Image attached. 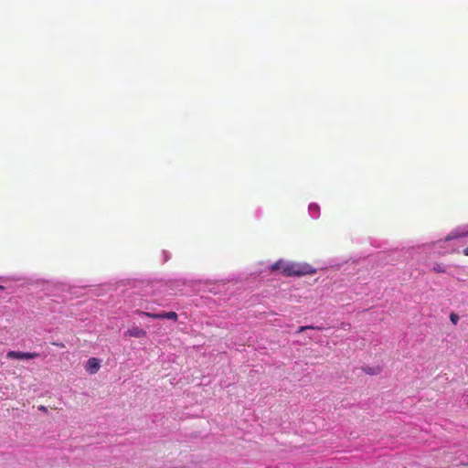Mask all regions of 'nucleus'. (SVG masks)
<instances>
[{
	"instance_id": "obj_1",
	"label": "nucleus",
	"mask_w": 468,
	"mask_h": 468,
	"mask_svg": "<svg viewBox=\"0 0 468 468\" xmlns=\"http://www.w3.org/2000/svg\"><path fill=\"white\" fill-rule=\"evenodd\" d=\"M270 269L271 271H280L286 277L303 276L315 273V270L309 264H301L279 260L274 262Z\"/></svg>"
},
{
	"instance_id": "obj_2",
	"label": "nucleus",
	"mask_w": 468,
	"mask_h": 468,
	"mask_svg": "<svg viewBox=\"0 0 468 468\" xmlns=\"http://www.w3.org/2000/svg\"><path fill=\"white\" fill-rule=\"evenodd\" d=\"M137 313L139 314H143L144 316L154 318V319L166 318V319L173 320L176 322V321H177V318H178V315L176 312H163L160 314H153V313H148V312L137 311Z\"/></svg>"
},
{
	"instance_id": "obj_3",
	"label": "nucleus",
	"mask_w": 468,
	"mask_h": 468,
	"mask_svg": "<svg viewBox=\"0 0 468 468\" xmlns=\"http://www.w3.org/2000/svg\"><path fill=\"white\" fill-rule=\"evenodd\" d=\"M6 356L11 359H33L39 356L38 353L9 351Z\"/></svg>"
},
{
	"instance_id": "obj_4",
	"label": "nucleus",
	"mask_w": 468,
	"mask_h": 468,
	"mask_svg": "<svg viewBox=\"0 0 468 468\" xmlns=\"http://www.w3.org/2000/svg\"><path fill=\"white\" fill-rule=\"evenodd\" d=\"M86 370L90 373V374H95L99 371L100 369V361L98 358L96 357H90L88 361H87V364H86V367H85Z\"/></svg>"
},
{
	"instance_id": "obj_5",
	"label": "nucleus",
	"mask_w": 468,
	"mask_h": 468,
	"mask_svg": "<svg viewBox=\"0 0 468 468\" xmlns=\"http://www.w3.org/2000/svg\"><path fill=\"white\" fill-rule=\"evenodd\" d=\"M125 335L141 338V337H144L146 335V331H144V329H142L138 326H134V327L128 329L125 332Z\"/></svg>"
},
{
	"instance_id": "obj_6",
	"label": "nucleus",
	"mask_w": 468,
	"mask_h": 468,
	"mask_svg": "<svg viewBox=\"0 0 468 468\" xmlns=\"http://www.w3.org/2000/svg\"><path fill=\"white\" fill-rule=\"evenodd\" d=\"M465 236H468V231H463V232H452L451 234H449L447 237H446V240H451V239H456V238H461V237H465Z\"/></svg>"
},
{
	"instance_id": "obj_7",
	"label": "nucleus",
	"mask_w": 468,
	"mask_h": 468,
	"mask_svg": "<svg viewBox=\"0 0 468 468\" xmlns=\"http://www.w3.org/2000/svg\"><path fill=\"white\" fill-rule=\"evenodd\" d=\"M432 270H433V271H435L437 273L446 272V267L443 263H435Z\"/></svg>"
},
{
	"instance_id": "obj_8",
	"label": "nucleus",
	"mask_w": 468,
	"mask_h": 468,
	"mask_svg": "<svg viewBox=\"0 0 468 468\" xmlns=\"http://www.w3.org/2000/svg\"><path fill=\"white\" fill-rule=\"evenodd\" d=\"M450 320H451V322H452L453 324H458V322H459V320H460V317H459V315H458L457 314H455V313H452V314H450Z\"/></svg>"
},
{
	"instance_id": "obj_9",
	"label": "nucleus",
	"mask_w": 468,
	"mask_h": 468,
	"mask_svg": "<svg viewBox=\"0 0 468 468\" xmlns=\"http://www.w3.org/2000/svg\"><path fill=\"white\" fill-rule=\"evenodd\" d=\"M307 329H321L320 327H314V326H312V325H304V326H300L299 329H298V333H302Z\"/></svg>"
},
{
	"instance_id": "obj_10",
	"label": "nucleus",
	"mask_w": 468,
	"mask_h": 468,
	"mask_svg": "<svg viewBox=\"0 0 468 468\" xmlns=\"http://www.w3.org/2000/svg\"><path fill=\"white\" fill-rule=\"evenodd\" d=\"M341 325L343 329H349L351 326L348 323H343Z\"/></svg>"
},
{
	"instance_id": "obj_11",
	"label": "nucleus",
	"mask_w": 468,
	"mask_h": 468,
	"mask_svg": "<svg viewBox=\"0 0 468 468\" xmlns=\"http://www.w3.org/2000/svg\"><path fill=\"white\" fill-rule=\"evenodd\" d=\"M55 346L60 347V348H63L65 347V345L63 343H54Z\"/></svg>"
},
{
	"instance_id": "obj_12",
	"label": "nucleus",
	"mask_w": 468,
	"mask_h": 468,
	"mask_svg": "<svg viewBox=\"0 0 468 468\" xmlns=\"http://www.w3.org/2000/svg\"><path fill=\"white\" fill-rule=\"evenodd\" d=\"M463 253L465 255V256H468V246L463 250Z\"/></svg>"
},
{
	"instance_id": "obj_13",
	"label": "nucleus",
	"mask_w": 468,
	"mask_h": 468,
	"mask_svg": "<svg viewBox=\"0 0 468 468\" xmlns=\"http://www.w3.org/2000/svg\"><path fill=\"white\" fill-rule=\"evenodd\" d=\"M40 410H46V408H45L44 406H41V407H40Z\"/></svg>"
},
{
	"instance_id": "obj_14",
	"label": "nucleus",
	"mask_w": 468,
	"mask_h": 468,
	"mask_svg": "<svg viewBox=\"0 0 468 468\" xmlns=\"http://www.w3.org/2000/svg\"><path fill=\"white\" fill-rule=\"evenodd\" d=\"M4 290V286L0 285V291Z\"/></svg>"
},
{
	"instance_id": "obj_15",
	"label": "nucleus",
	"mask_w": 468,
	"mask_h": 468,
	"mask_svg": "<svg viewBox=\"0 0 468 468\" xmlns=\"http://www.w3.org/2000/svg\"><path fill=\"white\" fill-rule=\"evenodd\" d=\"M467 406H468V401H467Z\"/></svg>"
}]
</instances>
